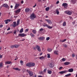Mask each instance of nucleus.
Here are the masks:
<instances>
[{
  "mask_svg": "<svg viewBox=\"0 0 77 77\" xmlns=\"http://www.w3.org/2000/svg\"><path fill=\"white\" fill-rule=\"evenodd\" d=\"M13 69H15L17 71H21V69H19V68H13Z\"/></svg>",
  "mask_w": 77,
  "mask_h": 77,
  "instance_id": "nucleus-25",
  "label": "nucleus"
},
{
  "mask_svg": "<svg viewBox=\"0 0 77 77\" xmlns=\"http://www.w3.org/2000/svg\"><path fill=\"white\" fill-rule=\"evenodd\" d=\"M14 47L15 48H18V47H19V45H14Z\"/></svg>",
  "mask_w": 77,
  "mask_h": 77,
  "instance_id": "nucleus-31",
  "label": "nucleus"
},
{
  "mask_svg": "<svg viewBox=\"0 0 77 77\" xmlns=\"http://www.w3.org/2000/svg\"><path fill=\"white\" fill-rule=\"evenodd\" d=\"M63 6H64V7L65 8V6H66V7H68V4L66 3H63L62 4Z\"/></svg>",
  "mask_w": 77,
  "mask_h": 77,
  "instance_id": "nucleus-19",
  "label": "nucleus"
},
{
  "mask_svg": "<svg viewBox=\"0 0 77 77\" xmlns=\"http://www.w3.org/2000/svg\"><path fill=\"white\" fill-rule=\"evenodd\" d=\"M2 57H3V56H2V55H0V58H2Z\"/></svg>",
  "mask_w": 77,
  "mask_h": 77,
  "instance_id": "nucleus-56",
  "label": "nucleus"
},
{
  "mask_svg": "<svg viewBox=\"0 0 77 77\" xmlns=\"http://www.w3.org/2000/svg\"><path fill=\"white\" fill-rule=\"evenodd\" d=\"M14 45L11 46V48H14Z\"/></svg>",
  "mask_w": 77,
  "mask_h": 77,
  "instance_id": "nucleus-46",
  "label": "nucleus"
},
{
  "mask_svg": "<svg viewBox=\"0 0 77 77\" xmlns=\"http://www.w3.org/2000/svg\"><path fill=\"white\" fill-rule=\"evenodd\" d=\"M39 59L41 60H44V59H45V57H44L43 56H42L39 57Z\"/></svg>",
  "mask_w": 77,
  "mask_h": 77,
  "instance_id": "nucleus-20",
  "label": "nucleus"
},
{
  "mask_svg": "<svg viewBox=\"0 0 77 77\" xmlns=\"http://www.w3.org/2000/svg\"><path fill=\"white\" fill-rule=\"evenodd\" d=\"M17 33V31L16 30H15L14 31V33L15 34V35H16V33Z\"/></svg>",
  "mask_w": 77,
  "mask_h": 77,
  "instance_id": "nucleus-44",
  "label": "nucleus"
},
{
  "mask_svg": "<svg viewBox=\"0 0 77 77\" xmlns=\"http://www.w3.org/2000/svg\"><path fill=\"white\" fill-rule=\"evenodd\" d=\"M69 18L70 20H72V17L71 16H69Z\"/></svg>",
  "mask_w": 77,
  "mask_h": 77,
  "instance_id": "nucleus-47",
  "label": "nucleus"
},
{
  "mask_svg": "<svg viewBox=\"0 0 77 77\" xmlns=\"http://www.w3.org/2000/svg\"><path fill=\"white\" fill-rule=\"evenodd\" d=\"M23 28H22L20 30V33H23Z\"/></svg>",
  "mask_w": 77,
  "mask_h": 77,
  "instance_id": "nucleus-32",
  "label": "nucleus"
},
{
  "mask_svg": "<svg viewBox=\"0 0 77 77\" xmlns=\"http://www.w3.org/2000/svg\"><path fill=\"white\" fill-rule=\"evenodd\" d=\"M26 66H28L29 68H31L32 66H35V64L33 63L29 62L27 63L26 64Z\"/></svg>",
  "mask_w": 77,
  "mask_h": 77,
  "instance_id": "nucleus-1",
  "label": "nucleus"
},
{
  "mask_svg": "<svg viewBox=\"0 0 77 77\" xmlns=\"http://www.w3.org/2000/svg\"><path fill=\"white\" fill-rule=\"evenodd\" d=\"M65 13L67 14L68 15H71L72 14V12L70 11H65Z\"/></svg>",
  "mask_w": 77,
  "mask_h": 77,
  "instance_id": "nucleus-11",
  "label": "nucleus"
},
{
  "mask_svg": "<svg viewBox=\"0 0 77 77\" xmlns=\"http://www.w3.org/2000/svg\"><path fill=\"white\" fill-rule=\"evenodd\" d=\"M13 24H14L13 26V27H15L17 26V23H16V22H14Z\"/></svg>",
  "mask_w": 77,
  "mask_h": 77,
  "instance_id": "nucleus-21",
  "label": "nucleus"
},
{
  "mask_svg": "<svg viewBox=\"0 0 77 77\" xmlns=\"http://www.w3.org/2000/svg\"><path fill=\"white\" fill-rule=\"evenodd\" d=\"M63 46L65 47V48H66L67 47H68V45H67L64 44L63 45Z\"/></svg>",
  "mask_w": 77,
  "mask_h": 77,
  "instance_id": "nucleus-41",
  "label": "nucleus"
},
{
  "mask_svg": "<svg viewBox=\"0 0 77 77\" xmlns=\"http://www.w3.org/2000/svg\"><path fill=\"white\" fill-rule=\"evenodd\" d=\"M20 19H19L17 20V26H18L20 24Z\"/></svg>",
  "mask_w": 77,
  "mask_h": 77,
  "instance_id": "nucleus-17",
  "label": "nucleus"
},
{
  "mask_svg": "<svg viewBox=\"0 0 77 77\" xmlns=\"http://www.w3.org/2000/svg\"><path fill=\"white\" fill-rule=\"evenodd\" d=\"M71 74L70 73H69L68 74H67V75H66L65 76L66 77H69V76H71Z\"/></svg>",
  "mask_w": 77,
  "mask_h": 77,
  "instance_id": "nucleus-30",
  "label": "nucleus"
},
{
  "mask_svg": "<svg viewBox=\"0 0 77 77\" xmlns=\"http://www.w3.org/2000/svg\"><path fill=\"white\" fill-rule=\"evenodd\" d=\"M32 77H36V75H34Z\"/></svg>",
  "mask_w": 77,
  "mask_h": 77,
  "instance_id": "nucleus-59",
  "label": "nucleus"
},
{
  "mask_svg": "<svg viewBox=\"0 0 77 77\" xmlns=\"http://www.w3.org/2000/svg\"><path fill=\"white\" fill-rule=\"evenodd\" d=\"M20 63H21V65H23V61L22 60H20Z\"/></svg>",
  "mask_w": 77,
  "mask_h": 77,
  "instance_id": "nucleus-40",
  "label": "nucleus"
},
{
  "mask_svg": "<svg viewBox=\"0 0 77 77\" xmlns=\"http://www.w3.org/2000/svg\"><path fill=\"white\" fill-rule=\"evenodd\" d=\"M66 24V22H64L63 24V26H65Z\"/></svg>",
  "mask_w": 77,
  "mask_h": 77,
  "instance_id": "nucleus-36",
  "label": "nucleus"
},
{
  "mask_svg": "<svg viewBox=\"0 0 77 77\" xmlns=\"http://www.w3.org/2000/svg\"><path fill=\"white\" fill-rule=\"evenodd\" d=\"M22 71H23V72H24V71H26V69H24V68H23L22 69Z\"/></svg>",
  "mask_w": 77,
  "mask_h": 77,
  "instance_id": "nucleus-49",
  "label": "nucleus"
},
{
  "mask_svg": "<svg viewBox=\"0 0 77 77\" xmlns=\"http://www.w3.org/2000/svg\"><path fill=\"white\" fill-rule=\"evenodd\" d=\"M19 36H21V37H24V36H26L27 35L26 34H24V33L19 34H18Z\"/></svg>",
  "mask_w": 77,
  "mask_h": 77,
  "instance_id": "nucleus-7",
  "label": "nucleus"
},
{
  "mask_svg": "<svg viewBox=\"0 0 77 77\" xmlns=\"http://www.w3.org/2000/svg\"><path fill=\"white\" fill-rule=\"evenodd\" d=\"M52 50H53V49L51 48H49L47 49V51L48 52H51Z\"/></svg>",
  "mask_w": 77,
  "mask_h": 77,
  "instance_id": "nucleus-23",
  "label": "nucleus"
},
{
  "mask_svg": "<svg viewBox=\"0 0 77 77\" xmlns=\"http://www.w3.org/2000/svg\"><path fill=\"white\" fill-rule=\"evenodd\" d=\"M26 72L29 73L30 76L32 77L33 75V72H32V71H30L29 69L26 70Z\"/></svg>",
  "mask_w": 77,
  "mask_h": 77,
  "instance_id": "nucleus-4",
  "label": "nucleus"
},
{
  "mask_svg": "<svg viewBox=\"0 0 77 77\" xmlns=\"http://www.w3.org/2000/svg\"><path fill=\"white\" fill-rule=\"evenodd\" d=\"M66 41V39H64L63 40H61V41L62 42H65Z\"/></svg>",
  "mask_w": 77,
  "mask_h": 77,
  "instance_id": "nucleus-37",
  "label": "nucleus"
},
{
  "mask_svg": "<svg viewBox=\"0 0 77 77\" xmlns=\"http://www.w3.org/2000/svg\"><path fill=\"white\" fill-rule=\"evenodd\" d=\"M28 31H29V29H27L25 30L26 32H28Z\"/></svg>",
  "mask_w": 77,
  "mask_h": 77,
  "instance_id": "nucleus-54",
  "label": "nucleus"
},
{
  "mask_svg": "<svg viewBox=\"0 0 77 77\" xmlns=\"http://www.w3.org/2000/svg\"><path fill=\"white\" fill-rule=\"evenodd\" d=\"M54 53L55 54H56L57 55H58L59 54V51H54Z\"/></svg>",
  "mask_w": 77,
  "mask_h": 77,
  "instance_id": "nucleus-22",
  "label": "nucleus"
},
{
  "mask_svg": "<svg viewBox=\"0 0 77 77\" xmlns=\"http://www.w3.org/2000/svg\"><path fill=\"white\" fill-rule=\"evenodd\" d=\"M68 72V71L67 70H64V71L59 72V73H60V74H65V73H66V72Z\"/></svg>",
  "mask_w": 77,
  "mask_h": 77,
  "instance_id": "nucleus-8",
  "label": "nucleus"
},
{
  "mask_svg": "<svg viewBox=\"0 0 77 77\" xmlns=\"http://www.w3.org/2000/svg\"><path fill=\"white\" fill-rule=\"evenodd\" d=\"M30 35L32 36V37H35V35L33 34L32 33H31Z\"/></svg>",
  "mask_w": 77,
  "mask_h": 77,
  "instance_id": "nucleus-39",
  "label": "nucleus"
},
{
  "mask_svg": "<svg viewBox=\"0 0 77 77\" xmlns=\"http://www.w3.org/2000/svg\"><path fill=\"white\" fill-rule=\"evenodd\" d=\"M32 32L34 34H36V31L35 30L33 29Z\"/></svg>",
  "mask_w": 77,
  "mask_h": 77,
  "instance_id": "nucleus-28",
  "label": "nucleus"
},
{
  "mask_svg": "<svg viewBox=\"0 0 77 77\" xmlns=\"http://www.w3.org/2000/svg\"><path fill=\"white\" fill-rule=\"evenodd\" d=\"M42 54V53H41L40 54V56H41Z\"/></svg>",
  "mask_w": 77,
  "mask_h": 77,
  "instance_id": "nucleus-62",
  "label": "nucleus"
},
{
  "mask_svg": "<svg viewBox=\"0 0 77 77\" xmlns=\"http://www.w3.org/2000/svg\"><path fill=\"white\" fill-rule=\"evenodd\" d=\"M43 27H47L48 28V29H52L53 27L52 26H50L48 25V24H47L46 23H44L43 25Z\"/></svg>",
  "mask_w": 77,
  "mask_h": 77,
  "instance_id": "nucleus-5",
  "label": "nucleus"
},
{
  "mask_svg": "<svg viewBox=\"0 0 77 77\" xmlns=\"http://www.w3.org/2000/svg\"><path fill=\"white\" fill-rule=\"evenodd\" d=\"M11 20L10 19H7L6 20H5L4 21L5 22V24H8V22H10Z\"/></svg>",
  "mask_w": 77,
  "mask_h": 77,
  "instance_id": "nucleus-15",
  "label": "nucleus"
},
{
  "mask_svg": "<svg viewBox=\"0 0 77 77\" xmlns=\"http://www.w3.org/2000/svg\"><path fill=\"white\" fill-rule=\"evenodd\" d=\"M36 16L35 14V13H33L30 15V18L31 20H34L35 18H36Z\"/></svg>",
  "mask_w": 77,
  "mask_h": 77,
  "instance_id": "nucleus-2",
  "label": "nucleus"
},
{
  "mask_svg": "<svg viewBox=\"0 0 77 77\" xmlns=\"http://www.w3.org/2000/svg\"><path fill=\"white\" fill-rule=\"evenodd\" d=\"M73 71H74V69H69L68 70V71L69 72H73Z\"/></svg>",
  "mask_w": 77,
  "mask_h": 77,
  "instance_id": "nucleus-24",
  "label": "nucleus"
},
{
  "mask_svg": "<svg viewBox=\"0 0 77 77\" xmlns=\"http://www.w3.org/2000/svg\"><path fill=\"white\" fill-rule=\"evenodd\" d=\"M21 3L22 4H23V3H24V1H22L21 2Z\"/></svg>",
  "mask_w": 77,
  "mask_h": 77,
  "instance_id": "nucleus-57",
  "label": "nucleus"
},
{
  "mask_svg": "<svg viewBox=\"0 0 77 77\" xmlns=\"http://www.w3.org/2000/svg\"><path fill=\"white\" fill-rule=\"evenodd\" d=\"M3 7H4V8H8L9 9V6L7 4H4L2 5L1 7H0V8H2Z\"/></svg>",
  "mask_w": 77,
  "mask_h": 77,
  "instance_id": "nucleus-3",
  "label": "nucleus"
},
{
  "mask_svg": "<svg viewBox=\"0 0 77 77\" xmlns=\"http://www.w3.org/2000/svg\"><path fill=\"white\" fill-rule=\"evenodd\" d=\"M47 55H48L47 57L48 58H50V54H48Z\"/></svg>",
  "mask_w": 77,
  "mask_h": 77,
  "instance_id": "nucleus-42",
  "label": "nucleus"
},
{
  "mask_svg": "<svg viewBox=\"0 0 77 77\" xmlns=\"http://www.w3.org/2000/svg\"><path fill=\"white\" fill-rule=\"evenodd\" d=\"M49 65L50 68H53L54 67V64H53V63L51 62L49 64Z\"/></svg>",
  "mask_w": 77,
  "mask_h": 77,
  "instance_id": "nucleus-9",
  "label": "nucleus"
},
{
  "mask_svg": "<svg viewBox=\"0 0 77 77\" xmlns=\"http://www.w3.org/2000/svg\"><path fill=\"white\" fill-rule=\"evenodd\" d=\"M48 73L49 74H51L52 73V71L51 70H49L48 72Z\"/></svg>",
  "mask_w": 77,
  "mask_h": 77,
  "instance_id": "nucleus-34",
  "label": "nucleus"
},
{
  "mask_svg": "<svg viewBox=\"0 0 77 77\" xmlns=\"http://www.w3.org/2000/svg\"><path fill=\"white\" fill-rule=\"evenodd\" d=\"M40 32H42V31H43L44 30V29L42 28H41L39 30Z\"/></svg>",
  "mask_w": 77,
  "mask_h": 77,
  "instance_id": "nucleus-45",
  "label": "nucleus"
},
{
  "mask_svg": "<svg viewBox=\"0 0 77 77\" xmlns=\"http://www.w3.org/2000/svg\"><path fill=\"white\" fill-rule=\"evenodd\" d=\"M15 14H18L20 12H21V9L19 8L18 9L15 11Z\"/></svg>",
  "mask_w": 77,
  "mask_h": 77,
  "instance_id": "nucleus-10",
  "label": "nucleus"
},
{
  "mask_svg": "<svg viewBox=\"0 0 77 77\" xmlns=\"http://www.w3.org/2000/svg\"><path fill=\"white\" fill-rule=\"evenodd\" d=\"M11 29V28L9 27L7 29V30L8 31V30H10Z\"/></svg>",
  "mask_w": 77,
  "mask_h": 77,
  "instance_id": "nucleus-53",
  "label": "nucleus"
},
{
  "mask_svg": "<svg viewBox=\"0 0 77 77\" xmlns=\"http://www.w3.org/2000/svg\"><path fill=\"white\" fill-rule=\"evenodd\" d=\"M50 39V38L49 37H47L46 38V41H48Z\"/></svg>",
  "mask_w": 77,
  "mask_h": 77,
  "instance_id": "nucleus-43",
  "label": "nucleus"
},
{
  "mask_svg": "<svg viewBox=\"0 0 77 77\" xmlns=\"http://www.w3.org/2000/svg\"><path fill=\"white\" fill-rule=\"evenodd\" d=\"M64 65H68L69 64H70V62H66L64 63Z\"/></svg>",
  "mask_w": 77,
  "mask_h": 77,
  "instance_id": "nucleus-26",
  "label": "nucleus"
},
{
  "mask_svg": "<svg viewBox=\"0 0 77 77\" xmlns=\"http://www.w3.org/2000/svg\"><path fill=\"white\" fill-rule=\"evenodd\" d=\"M11 32H8L7 33V34L8 35V34H9V33H11Z\"/></svg>",
  "mask_w": 77,
  "mask_h": 77,
  "instance_id": "nucleus-58",
  "label": "nucleus"
},
{
  "mask_svg": "<svg viewBox=\"0 0 77 77\" xmlns=\"http://www.w3.org/2000/svg\"><path fill=\"white\" fill-rule=\"evenodd\" d=\"M72 56L73 57H75V55H74V54H72Z\"/></svg>",
  "mask_w": 77,
  "mask_h": 77,
  "instance_id": "nucleus-52",
  "label": "nucleus"
},
{
  "mask_svg": "<svg viewBox=\"0 0 77 77\" xmlns=\"http://www.w3.org/2000/svg\"><path fill=\"white\" fill-rule=\"evenodd\" d=\"M45 38L44 37L38 38V39H39V40H43V39H44Z\"/></svg>",
  "mask_w": 77,
  "mask_h": 77,
  "instance_id": "nucleus-18",
  "label": "nucleus"
},
{
  "mask_svg": "<svg viewBox=\"0 0 77 77\" xmlns=\"http://www.w3.org/2000/svg\"><path fill=\"white\" fill-rule=\"evenodd\" d=\"M44 72H45L47 71V69H45L44 70H43Z\"/></svg>",
  "mask_w": 77,
  "mask_h": 77,
  "instance_id": "nucleus-48",
  "label": "nucleus"
},
{
  "mask_svg": "<svg viewBox=\"0 0 77 77\" xmlns=\"http://www.w3.org/2000/svg\"><path fill=\"white\" fill-rule=\"evenodd\" d=\"M3 66V62L0 63V68H2Z\"/></svg>",
  "mask_w": 77,
  "mask_h": 77,
  "instance_id": "nucleus-35",
  "label": "nucleus"
},
{
  "mask_svg": "<svg viewBox=\"0 0 77 77\" xmlns=\"http://www.w3.org/2000/svg\"><path fill=\"white\" fill-rule=\"evenodd\" d=\"M62 60L63 62H65L66 60V59L65 58H63L62 59Z\"/></svg>",
  "mask_w": 77,
  "mask_h": 77,
  "instance_id": "nucleus-38",
  "label": "nucleus"
},
{
  "mask_svg": "<svg viewBox=\"0 0 77 77\" xmlns=\"http://www.w3.org/2000/svg\"><path fill=\"white\" fill-rule=\"evenodd\" d=\"M41 74H43V71H42L41 72Z\"/></svg>",
  "mask_w": 77,
  "mask_h": 77,
  "instance_id": "nucleus-60",
  "label": "nucleus"
},
{
  "mask_svg": "<svg viewBox=\"0 0 77 77\" xmlns=\"http://www.w3.org/2000/svg\"><path fill=\"white\" fill-rule=\"evenodd\" d=\"M62 68H63V67L61 66L59 68V70H60V69H62Z\"/></svg>",
  "mask_w": 77,
  "mask_h": 77,
  "instance_id": "nucleus-51",
  "label": "nucleus"
},
{
  "mask_svg": "<svg viewBox=\"0 0 77 77\" xmlns=\"http://www.w3.org/2000/svg\"><path fill=\"white\" fill-rule=\"evenodd\" d=\"M5 65H6V64L10 65V64H12V62L11 61H7L5 62Z\"/></svg>",
  "mask_w": 77,
  "mask_h": 77,
  "instance_id": "nucleus-13",
  "label": "nucleus"
},
{
  "mask_svg": "<svg viewBox=\"0 0 77 77\" xmlns=\"http://www.w3.org/2000/svg\"><path fill=\"white\" fill-rule=\"evenodd\" d=\"M38 77H42V76L41 75H39Z\"/></svg>",
  "mask_w": 77,
  "mask_h": 77,
  "instance_id": "nucleus-64",
  "label": "nucleus"
},
{
  "mask_svg": "<svg viewBox=\"0 0 77 77\" xmlns=\"http://www.w3.org/2000/svg\"><path fill=\"white\" fill-rule=\"evenodd\" d=\"M35 6H36V4H35L34 6H33V8H35Z\"/></svg>",
  "mask_w": 77,
  "mask_h": 77,
  "instance_id": "nucleus-61",
  "label": "nucleus"
},
{
  "mask_svg": "<svg viewBox=\"0 0 77 77\" xmlns=\"http://www.w3.org/2000/svg\"><path fill=\"white\" fill-rule=\"evenodd\" d=\"M25 11L26 13H28L30 11V9L29 8H26L25 9Z\"/></svg>",
  "mask_w": 77,
  "mask_h": 77,
  "instance_id": "nucleus-14",
  "label": "nucleus"
},
{
  "mask_svg": "<svg viewBox=\"0 0 77 77\" xmlns=\"http://www.w3.org/2000/svg\"><path fill=\"white\" fill-rule=\"evenodd\" d=\"M3 25L2 24L0 25V28L3 27Z\"/></svg>",
  "mask_w": 77,
  "mask_h": 77,
  "instance_id": "nucleus-50",
  "label": "nucleus"
},
{
  "mask_svg": "<svg viewBox=\"0 0 77 77\" xmlns=\"http://www.w3.org/2000/svg\"><path fill=\"white\" fill-rule=\"evenodd\" d=\"M36 48L39 52H41V47H40L38 45H36Z\"/></svg>",
  "mask_w": 77,
  "mask_h": 77,
  "instance_id": "nucleus-6",
  "label": "nucleus"
},
{
  "mask_svg": "<svg viewBox=\"0 0 77 77\" xmlns=\"http://www.w3.org/2000/svg\"><path fill=\"white\" fill-rule=\"evenodd\" d=\"M20 6V4H16L15 5V6L14 7V9H17V8Z\"/></svg>",
  "mask_w": 77,
  "mask_h": 77,
  "instance_id": "nucleus-16",
  "label": "nucleus"
},
{
  "mask_svg": "<svg viewBox=\"0 0 77 77\" xmlns=\"http://www.w3.org/2000/svg\"><path fill=\"white\" fill-rule=\"evenodd\" d=\"M71 2L72 3L75 4V3H76V0H72Z\"/></svg>",
  "mask_w": 77,
  "mask_h": 77,
  "instance_id": "nucleus-27",
  "label": "nucleus"
},
{
  "mask_svg": "<svg viewBox=\"0 0 77 77\" xmlns=\"http://www.w3.org/2000/svg\"><path fill=\"white\" fill-rule=\"evenodd\" d=\"M49 9H50V7H48L45 8L46 11H49Z\"/></svg>",
  "mask_w": 77,
  "mask_h": 77,
  "instance_id": "nucleus-29",
  "label": "nucleus"
},
{
  "mask_svg": "<svg viewBox=\"0 0 77 77\" xmlns=\"http://www.w3.org/2000/svg\"><path fill=\"white\" fill-rule=\"evenodd\" d=\"M45 20L46 21H47V23H48L49 24H51L52 22L51 20L49 19H45Z\"/></svg>",
  "mask_w": 77,
  "mask_h": 77,
  "instance_id": "nucleus-12",
  "label": "nucleus"
},
{
  "mask_svg": "<svg viewBox=\"0 0 77 77\" xmlns=\"http://www.w3.org/2000/svg\"><path fill=\"white\" fill-rule=\"evenodd\" d=\"M56 11L57 15H59V10H58V9L56 10Z\"/></svg>",
  "mask_w": 77,
  "mask_h": 77,
  "instance_id": "nucleus-33",
  "label": "nucleus"
},
{
  "mask_svg": "<svg viewBox=\"0 0 77 77\" xmlns=\"http://www.w3.org/2000/svg\"><path fill=\"white\" fill-rule=\"evenodd\" d=\"M75 57L76 59V60H77V55H75Z\"/></svg>",
  "mask_w": 77,
  "mask_h": 77,
  "instance_id": "nucleus-63",
  "label": "nucleus"
},
{
  "mask_svg": "<svg viewBox=\"0 0 77 77\" xmlns=\"http://www.w3.org/2000/svg\"><path fill=\"white\" fill-rule=\"evenodd\" d=\"M58 3H59V1H58L56 2V4H58Z\"/></svg>",
  "mask_w": 77,
  "mask_h": 77,
  "instance_id": "nucleus-55",
  "label": "nucleus"
}]
</instances>
